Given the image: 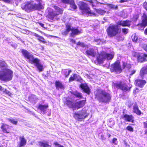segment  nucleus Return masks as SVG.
<instances>
[{"mask_svg":"<svg viewBox=\"0 0 147 147\" xmlns=\"http://www.w3.org/2000/svg\"><path fill=\"white\" fill-rule=\"evenodd\" d=\"M7 65L3 61H0V80L4 81H9L12 79L13 72L7 68Z\"/></svg>","mask_w":147,"mask_h":147,"instance_id":"1","label":"nucleus"},{"mask_svg":"<svg viewBox=\"0 0 147 147\" xmlns=\"http://www.w3.org/2000/svg\"><path fill=\"white\" fill-rule=\"evenodd\" d=\"M22 53L24 57L27 59V61L32 64H34L39 72L43 70L44 67L43 65L40 63L39 59L34 57L32 54L26 50L22 49Z\"/></svg>","mask_w":147,"mask_h":147,"instance_id":"2","label":"nucleus"},{"mask_svg":"<svg viewBox=\"0 0 147 147\" xmlns=\"http://www.w3.org/2000/svg\"><path fill=\"white\" fill-rule=\"evenodd\" d=\"M95 95L97 99L101 102H107L111 98L110 94L104 90H99L96 93Z\"/></svg>","mask_w":147,"mask_h":147,"instance_id":"3","label":"nucleus"},{"mask_svg":"<svg viewBox=\"0 0 147 147\" xmlns=\"http://www.w3.org/2000/svg\"><path fill=\"white\" fill-rule=\"evenodd\" d=\"M66 30L62 32L63 35L66 36L69 32L71 31V36H76L80 33V31L78 28L72 27L70 24H67L66 25Z\"/></svg>","mask_w":147,"mask_h":147,"instance_id":"4","label":"nucleus"},{"mask_svg":"<svg viewBox=\"0 0 147 147\" xmlns=\"http://www.w3.org/2000/svg\"><path fill=\"white\" fill-rule=\"evenodd\" d=\"M114 55L113 53L108 54L103 51L98 54L97 56V60L98 63H101L106 59L107 60L111 59L113 58Z\"/></svg>","mask_w":147,"mask_h":147,"instance_id":"5","label":"nucleus"},{"mask_svg":"<svg viewBox=\"0 0 147 147\" xmlns=\"http://www.w3.org/2000/svg\"><path fill=\"white\" fill-rule=\"evenodd\" d=\"M54 8L55 11H54L49 12L48 15V18L51 20H57V16L63 13V10L58 6H55Z\"/></svg>","mask_w":147,"mask_h":147,"instance_id":"6","label":"nucleus"},{"mask_svg":"<svg viewBox=\"0 0 147 147\" xmlns=\"http://www.w3.org/2000/svg\"><path fill=\"white\" fill-rule=\"evenodd\" d=\"M80 9L84 15L89 16H95V13L91 12L90 8L88 5L86 3L82 2L80 7Z\"/></svg>","mask_w":147,"mask_h":147,"instance_id":"7","label":"nucleus"},{"mask_svg":"<svg viewBox=\"0 0 147 147\" xmlns=\"http://www.w3.org/2000/svg\"><path fill=\"white\" fill-rule=\"evenodd\" d=\"M33 2L34 1H32L28 2L25 4L22 5L21 7L27 12L32 9H38L37 6H38L36 5V4H34Z\"/></svg>","mask_w":147,"mask_h":147,"instance_id":"8","label":"nucleus"},{"mask_svg":"<svg viewBox=\"0 0 147 147\" xmlns=\"http://www.w3.org/2000/svg\"><path fill=\"white\" fill-rule=\"evenodd\" d=\"M88 115L86 113V111L82 110V111L75 112L74 114V117L78 121H81L86 117Z\"/></svg>","mask_w":147,"mask_h":147,"instance_id":"9","label":"nucleus"},{"mask_svg":"<svg viewBox=\"0 0 147 147\" xmlns=\"http://www.w3.org/2000/svg\"><path fill=\"white\" fill-rule=\"evenodd\" d=\"M119 29L117 26L112 25L110 26L107 30V33L109 36H114L118 33Z\"/></svg>","mask_w":147,"mask_h":147,"instance_id":"10","label":"nucleus"},{"mask_svg":"<svg viewBox=\"0 0 147 147\" xmlns=\"http://www.w3.org/2000/svg\"><path fill=\"white\" fill-rule=\"evenodd\" d=\"M110 69L111 72H115L118 73H120L122 69L119 63L116 62L111 65Z\"/></svg>","mask_w":147,"mask_h":147,"instance_id":"11","label":"nucleus"},{"mask_svg":"<svg viewBox=\"0 0 147 147\" xmlns=\"http://www.w3.org/2000/svg\"><path fill=\"white\" fill-rule=\"evenodd\" d=\"M114 85L116 88H120L124 92L129 91L131 88L126 84L122 82L115 83Z\"/></svg>","mask_w":147,"mask_h":147,"instance_id":"12","label":"nucleus"},{"mask_svg":"<svg viewBox=\"0 0 147 147\" xmlns=\"http://www.w3.org/2000/svg\"><path fill=\"white\" fill-rule=\"evenodd\" d=\"M134 56L137 57L138 62H142L144 61H146V57H147V55L145 54L136 53L134 55Z\"/></svg>","mask_w":147,"mask_h":147,"instance_id":"13","label":"nucleus"},{"mask_svg":"<svg viewBox=\"0 0 147 147\" xmlns=\"http://www.w3.org/2000/svg\"><path fill=\"white\" fill-rule=\"evenodd\" d=\"M131 21L127 20H120L118 22L117 24L122 26L130 27L131 25Z\"/></svg>","mask_w":147,"mask_h":147,"instance_id":"14","label":"nucleus"},{"mask_svg":"<svg viewBox=\"0 0 147 147\" xmlns=\"http://www.w3.org/2000/svg\"><path fill=\"white\" fill-rule=\"evenodd\" d=\"M85 53L88 56H90L92 57H95L96 53V51L93 48H90L86 50Z\"/></svg>","mask_w":147,"mask_h":147,"instance_id":"15","label":"nucleus"},{"mask_svg":"<svg viewBox=\"0 0 147 147\" xmlns=\"http://www.w3.org/2000/svg\"><path fill=\"white\" fill-rule=\"evenodd\" d=\"M122 117L124 118V120L125 121H127L129 122H131L132 123H134V117L131 115H123L122 116Z\"/></svg>","mask_w":147,"mask_h":147,"instance_id":"16","label":"nucleus"},{"mask_svg":"<svg viewBox=\"0 0 147 147\" xmlns=\"http://www.w3.org/2000/svg\"><path fill=\"white\" fill-rule=\"evenodd\" d=\"M80 87L82 90L88 94H90V92L89 87L88 86L87 84H81Z\"/></svg>","mask_w":147,"mask_h":147,"instance_id":"17","label":"nucleus"},{"mask_svg":"<svg viewBox=\"0 0 147 147\" xmlns=\"http://www.w3.org/2000/svg\"><path fill=\"white\" fill-rule=\"evenodd\" d=\"M146 83V81L144 80L138 79L135 81L136 85L140 87L141 88L143 87Z\"/></svg>","mask_w":147,"mask_h":147,"instance_id":"18","label":"nucleus"},{"mask_svg":"<svg viewBox=\"0 0 147 147\" xmlns=\"http://www.w3.org/2000/svg\"><path fill=\"white\" fill-rule=\"evenodd\" d=\"M48 107V105H42L40 104L38 107L41 112L43 114L46 113V111Z\"/></svg>","mask_w":147,"mask_h":147,"instance_id":"19","label":"nucleus"},{"mask_svg":"<svg viewBox=\"0 0 147 147\" xmlns=\"http://www.w3.org/2000/svg\"><path fill=\"white\" fill-rule=\"evenodd\" d=\"M10 126L5 124H3L1 127V128L4 133H9V129Z\"/></svg>","mask_w":147,"mask_h":147,"instance_id":"20","label":"nucleus"},{"mask_svg":"<svg viewBox=\"0 0 147 147\" xmlns=\"http://www.w3.org/2000/svg\"><path fill=\"white\" fill-rule=\"evenodd\" d=\"M85 100H82L75 103V108L79 109L83 107L85 104Z\"/></svg>","mask_w":147,"mask_h":147,"instance_id":"21","label":"nucleus"},{"mask_svg":"<svg viewBox=\"0 0 147 147\" xmlns=\"http://www.w3.org/2000/svg\"><path fill=\"white\" fill-rule=\"evenodd\" d=\"M19 139L20 142L18 147L24 146L26 144V140L25 139L24 136L20 137Z\"/></svg>","mask_w":147,"mask_h":147,"instance_id":"22","label":"nucleus"},{"mask_svg":"<svg viewBox=\"0 0 147 147\" xmlns=\"http://www.w3.org/2000/svg\"><path fill=\"white\" fill-rule=\"evenodd\" d=\"M142 25L144 26H147V16L144 13L142 17Z\"/></svg>","mask_w":147,"mask_h":147,"instance_id":"23","label":"nucleus"},{"mask_svg":"<svg viewBox=\"0 0 147 147\" xmlns=\"http://www.w3.org/2000/svg\"><path fill=\"white\" fill-rule=\"evenodd\" d=\"M69 4L70 5L69 6L70 10H73L77 9V7L75 3L74 0H71Z\"/></svg>","mask_w":147,"mask_h":147,"instance_id":"24","label":"nucleus"},{"mask_svg":"<svg viewBox=\"0 0 147 147\" xmlns=\"http://www.w3.org/2000/svg\"><path fill=\"white\" fill-rule=\"evenodd\" d=\"M147 74V67H144L140 71V75L143 78L144 75Z\"/></svg>","mask_w":147,"mask_h":147,"instance_id":"25","label":"nucleus"},{"mask_svg":"<svg viewBox=\"0 0 147 147\" xmlns=\"http://www.w3.org/2000/svg\"><path fill=\"white\" fill-rule=\"evenodd\" d=\"M38 144L40 147H51V146L48 144L47 142L44 141L39 142Z\"/></svg>","mask_w":147,"mask_h":147,"instance_id":"26","label":"nucleus"},{"mask_svg":"<svg viewBox=\"0 0 147 147\" xmlns=\"http://www.w3.org/2000/svg\"><path fill=\"white\" fill-rule=\"evenodd\" d=\"M66 104L69 108L74 109L75 104H74L72 101L67 100Z\"/></svg>","mask_w":147,"mask_h":147,"instance_id":"27","label":"nucleus"},{"mask_svg":"<svg viewBox=\"0 0 147 147\" xmlns=\"http://www.w3.org/2000/svg\"><path fill=\"white\" fill-rule=\"evenodd\" d=\"M72 94L75 96L76 97L80 98H82V94L78 92L75 91L72 92Z\"/></svg>","mask_w":147,"mask_h":147,"instance_id":"28","label":"nucleus"},{"mask_svg":"<svg viewBox=\"0 0 147 147\" xmlns=\"http://www.w3.org/2000/svg\"><path fill=\"white\" fill-rule=\"evenodd\" d=\"M89 2H90L91 3L93 8H94V7H96V5L98 3H100L101 4H104V3L98 2V1H97L96 0H94L93 1L92 0H90L89 1Z\"/></svg>","mask_w":147,"mask_h":147,"instance_id":"29","label":"nucleus"},{"mask_svg":"<svg viewBox=\"0 0 147 147\" xmlns=\"http://www.w3.org/2000/svg\"><path fill=\"white\" fill-rule=\"evenodd\" d=\"M55 84L57 89H59V88L63 89L64 88L62 83L59 81H56Z\"/></svg>","mask_w":147,"mask_h":147,"instance_id":"30","label":"nucleus"},{"mask_svg":"<svg viewBox=\"0 0 147 147\" xmlns=\"http://www.w3.org/2000/svg\"><path fill=\"white\" fill-rule=\"evenodd\" d=\"M107 5L108 7L113 9L117 10L118 9V5H115L113 4H107Z\"/></svg>","mask_w":147,"mask_h":147,"instance_id":"31","label":"nucleus"},{"mask_svg":"<svg viewBox=\"0 0 147 147\" xmlns=\"http://www.w3.org/2000/svg\"><path fill=\"white\" fill-rule=\"evenodd\" d=\"M29 98L30 100L34 102H36L38 99L36 96L34 95H31V96L29 97Z\"/></svg>","mask_w":147,"mask_h":147,"instance_id":"32","label":"nucleus"},{"mask_svg":"<svg viewBox=\"0 0 147 147\" xmlns=\"http://www.w3.org/2000/svg\"><path fill=\"white\" fill-rule=\"evenodd\" d=\"M71 72V70L69 69L65 70L64 71H63L65 77V78L68 77Z\"/></svg>","mask_w":147,"mask_h":147,"instance_id":"33","label":"nucleus"},{"mask_svg":"<svg viewBox=\"0 0 147 147\" xmlns=\"http://www.w3.org/2000/svg\"><path fill=\"white\" fill-rule=\"evenodd\" d=\"M9 122L14 125H16L18 121L16 119L15 120L12 118H8L7 119Z\"/></svg>","mask_w":147,"mask_h":147,"instance_id":"34","label":"nucleus"},{"mask_svg":"<svg viewBox=\"0 0 147 147\" xmlns=\"http://www.w3.org/2000/svg\"><path fill=\"white\" fill-rule=\"evenodd\" d=\"M94 9L96 12L101 15H103L105 13V11L101 9H96L95 8H94Z\"/></svg>","mask_w":147,"mask_h":147,"instance_id":"35","label":"nucleus"},{"mask_svg":"<svg viewBox=\"0 0 147 147\" xmlns=\"http://www.w3.org/2000/svg\"><path fill=\"white\" fill-rule=\"evenodd\" d=\"M75 80L79 81L80 82L82 81V79L81 77L78 75L75 74Z\"/></svg>","mask_w":147,"mask_h":147,"instance_id":"36","label":"nucleus"},{"mask_svg":"<svg viewBox=\"0 0 147 147\" xmlns=\"http://www.w3.org/2000/svg\"><path fill=\"white\" fill-rule=\"evenodd\" d=\"M132 41L135 42H139L141 40L140 37H131Z\"/></svg>","mask_w":147,"mask_h":147,"instance_id":"37","label":"nucleus"},{"mask_svg":"<svg viewBox=\"0 0 147 147\" xmlns=\"http://www.w3.org/2000/svg\"><path fill=\"white\" fill-rule=\"evenodd\" d=\"M35 1L38 3V4H36V5L38 6H37V8L38 9L41 7L42 3V0H35Z\"/></svg>","mask_w":147,"mask_h":147,"instance_id":"38","label":"nucleus"},{"mask_svg":"<svg viewBox=\"0 0 147 147\" xmlns=\"http://www.w3.org/2000/svg\"><path fill=\"white\" fill-rule=\"evenodd\" d=\"M77 44V45H80L81 47H85L86 48H88V46L87 45L85 44L83 42H78Z\"/></svg>","mask_w":147,"mask_h":147,"instance_id":"39","label":"nucleus"},{"mask_svg":"<svg viewBox=\"0 0 147 147\" xmlns=\"http://www.w3.org/2000/svg\"><path fill=\"white\" fill-rule=\"evenodd\" d=\"M133 112L138 115H140L141 114V112L139 109V108L134 110Z\"/></svg>","mask_w":147,"mask_h":147,"instance_id":"40","label":"nucleus"},{"mask_svg":"<svg viewBox=\"0 0 147 147\" xmlns=\"http://www.w3.org/2000/svg\"><path fill=\"white\" fill-rule=\"evenodd\" d=\"M138 29L139 30H144V27L146 26H144L142 25V24H138Z\"/></svg>","mask_w":147,"mask_h":147,"instance_id":"41","label":"nucleus"},{"mask_svg":"<svg viewBox=\"0 0 147 147\" xmlns=\"http://www.w3.org/2000/svg\"><path fill=\"white\" fill-rule=\"evenodd\" d=\"M126 129L131 132H133L134 131L133 128L130 126H127L126 127Z\"/></svg>","mask_w":147,"mask_h":147,"instance_id":"42","label":"nucleus"},{"mask_svg":"<svg viewBox=\"0 0 147 147\" xmlns=\"http://www.w3.org/2000/svg\"><path fill=\"white\" fill-rule=\"evenodd\" d=\"M128 30L125 28H123L122 29V32L124 34H126L128 32Z\"/></svg>","mask_w":147,"mask_h":147,"instance_id":"43","label":"nucleus"},{"mask_svg":"<svg viewBox=\"0 0 147 147\" xmlns=\"http://www.w3.org/2000/svg\"><path fill=\"white\" fill-rule=\"evenodd\" d=\"M38 38L39 40L42 42L45 43L46 42L45 41V39L43 38V37H38Z\"/></svg>","mask_w":147,"mask_h":147,"instance_id":"44","label":"nucleus"},{"mask_svg":"<svg viewBox=\"0 0 147 147\" xmlns=\"http://www.w3.org/2000/svg\"><path fill=\"white\" fill-rule=\"evenodd\" d=\"M75 74H73L72 76H71V77L69 78V82H71L74 80H75Z\"/></svg>","mask_w":147,"mask_h":147,"instance_id":"45","label":"nucleus"},{"mask_svg":"<svg viewBox=\"0 0 147 147\" xmlns=\"http://www.w3.org/2000/svg\"><path fill=\"white\" fill-rule=\"evenodd\" d=\"M71 0H61L62 2L65 3L69 4Z\"/></svg>","mask_w":147,"mask_h":147,"instance_id":"46","label":"nucleus"},{"mask_svg":"<svg viewBox=\"0 0 147 147\" xmlns=\"http://www.w3.org/2000/svg\"><path fill=\"white\" fill-rule=\"evenodd\" d=\"M139 16L138 15H135L134 16L132 20L134 21H136L138 19Z\"/></svg>","mask_w":147,"mask_h":147,"instance_id":"47","label":"nucleus"},{"mask_svg":"<svg viewBox=\"0 0 147 147\" xmlns=\"http://www.w3.org/2000/svg\"><path fill=\"white\" fill-rule=\"evenodd\" d=\"M54 144L55 145V146L57 147H64L63 146L59 144L57 142H55Z\"/></svg>","mask_w":147,"mask_h":147,"instance_id":"48","label":"nucleus"},{"mask_svg":"<svg viewBox=\"0 0 147 147\" xmlns=\"http://www.w3.org/2000/svg\"><path fill=\"white\" fill-rule=\"evenodd\" d=\"M138 109V105H137V103L136 102H135L134 103V106L133 111L137 109Z\"/></svg>","mask_w":147,"mask_h":147,"instance_id":"49","label":"nucleus"},{"mask_svg":"<svg viewBox=\"0 0 147 147\" xmlns=\"http://www.w3.org/2000/svg\"><path fill=\"white\" fill-rule=\"evenodd\" d=\"M142 48L145 51L147 52V45H143L142 46Z\"/></svg>","mask_w":147,"mask_h":147,"instance_id":"50","label":"nucleus"},{"mask_svg":"<svg viewBox=\"0 0 147 147\" xmlns=\"http://www.w3.org/2000/svg\"><path fill=\"white\" fill-rule=\"evenodd\" d=\"M123 66L124 67H126L128 69H130L131 67V65L129 64H127L126 65H125V64H123Z\"/></svg>","mask_w":147,"mask_h":147,"instance_id":"51","label":"nucleus"},{"mask_svg":"<svg viewBox=\"0 0 147 147\" xmlns=\"http://www.w3.org/2000/svg\"><path fill=\"white\" fill-rule=\"evenodd\" d=\"M117 138H114L112 140V143L115 144H117Z\"/></svg>","mask_w":147,"mask_h":147,"instance_id":"52","label":"nucleus"},{"mask_svg":"<svg viewBox=\"0 0 147 147\" xmlns=\"http://www.w3.org/2000/svg\"><path fill=\"white\" fill-rule=\"evenodd\" d=\"M3 92L5 93L6 94H7L9 96H10V94H11V93L9 91L5 89V91H4V92Z\"/></svg>","mask_w":147,"mask_h":147,"instance_id":"53","label":"nucleus"},{"mask_svg":"<svg viewBox=\"0 0 147 147\" xmlns=\"http://www.w3.org/2000/svg\"><path fill=\"white\" fill-rule=\"evenodd\" d=\"M136 71L135 70H133L131 71H130V75H133L136 72Z\"/></svg>","mask_w":147,"mask_h":147,"instance_id":"54","label":"nucleus"},{"mask_svg":"<svg viewBox=\"0 0 147 147\" xmlns=\"http://www.w3.org/2000/svg\"><path fill=\"white\" fill-rule=\"evenodd\" d=\"M0 90L3 92H4V91L5 90V89L3 88L1 86H0Z\"/></svg>","mask_w":147,"mask_h":147,"instance_id":"55","label":"nucleus"},{"mask_svg":"<svg viewBox=\"0 0 147 147\" xmlns=\"http://www.w3.org/2000/svg\"><path fill=\"white\" fill-rule=\"evenodd\" d=\"M144 127L145 128H147V121L144 123Z\"/></svg>","mask_w":147,"mask_h":147,"instance_id":"56","label":"nucleus"},{"mask_svg":"<svg viewBox=\"0 0 147 147\" xmlns=\"http://www.w3.org/2000/svg\"><path fill=\"white\" fill-rule=\"evenodd\" d=\"M128 0H120L119 1L120 3H123L125 2H126Z\"/></svg>","mask_w":147,"mask_h":147,"instance_id":"57","label":"nucleus"},{"mask_svg":"<svg viewBox=\"0 0 147 147\" xmlns=\"http://www.w3.org/2000/svg\"><path fill=\"white\" fill-rule=\"evenodd\" d=\"M95 42H100V40L99 39H95Z\"/></svg>","mask_w":147,"mask_h":147,"instance_id":"58","label":"nucleus"},{"mask_svg":"<svg viewBox=\"0 0 147 147\" xmlns=\"http://www.w3.org/2000/svg\"><path fill=\"white\" fill-rule=\"evenodd\" d=\"M144 33L145 34L147 35V28L145 30Z\"/></svg>","mask_w":147,"mask_h":147,"instance_id":"59","label":"nucleus"},{"mask_svg":"<svg viewBox=\"0 0 147 147\" xmlns=\"http://www.w3.org/2000/svg\"><path fill=\"white\" fill-rule=\"evenodd\" d=\"M71 41L73 43H76V41L74 40L71 39Z\"/></svg>","mask_w":147,"mask_h":147,"instance_id":"60","label":"nucleus"},{"mask_svg":"<svg viewBox=\"0 0 147 147\" xmlns=\"http://www.w3.org/2000/svg\"><path fill=\"white\" fill-rule=\"evenodd\" d=\"M39 24L42 27H43L44 25L43 24L41 23H40Z\"/></svg>","mask_w":147,"mask_h":147,"instance_id":"61","label":"nucleus"},{"mask_svg":"<svg viewBox=\"0 0 147 147\" xmlns=\"http://www.w3.org/2000/svg\"><path fill=\"white\" fill-rule=\"evenodd\" d=\"M18 40H20V41H21L22 42H23V41L22 40V39H21L20 38L18 37Z\"/></svg>","mask_w":147,"mask_h":147,"instance_id":"62","label":"nucleus"},{"mask_svg":"<svg viewBox=\"0 0 147 147\" xmlns=\"http://www.w3.org/2000/svg\"><path fill=\"white\" fill-rule=\"evenodd\" d=\"M107 135L109 138H110L111 136V135L109 134H107Z\"/></svg>","mask_w":147,"mask_h":147,"instance_id":"63","label":"nucleus"},{"mask_svg":"<svg viewBox=\"0 0 147 147\" xmlns=\"http://www.w3.org/2000/svg\"><path fill=\"white\" fill-rule=\"evenodd\" d=\"M145 134H147V129L145 130Z\"/></svg>","mask_w":147,"mask_h":147,"instance_id":"64","label":"nucleus"}]
</instances>
